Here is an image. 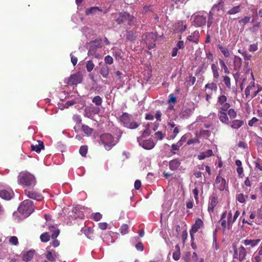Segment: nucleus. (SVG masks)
I'll return each mask as SVG.
<instances>
[{
    "instance_id": "0eeeda50",
    "label": "nucleus",
    "mask_w": 262,
    "mask_h": 262,
    "mask_svg": "<svg viewBox=\"0 0 262 262\" xmlns=\"http://www.w3.org/2000/svg\"><path fill=\"white\" fill-rule=\"evenodd\" d=\"M193 19V23L194 25L198 27H201L206 24V17L201 14H194L192 16Z\"/></svg>"
},
{
    "instance_id": "338daca9",
    "label": "nucleus",
    "mask_w": 262,
    "mask_h": 262,
    "mask_svg": "<svg viewBox=\"0 0 262 262\" xmlns=\"http://www.w3.org/2000/svg\"><path fill=\"white\" fill-rule=\"evenodd\" d=\"M192 192L194 195V199L196 200V201H198V189L197 188H195L193 189L192 191Z\"/></svg>"
},
{
    "instance_id": "20e7f679",
    "label": "nucleus",
    "mask_w": 262,
    "mask_h": 262,
    "mask_svg": "<svg viewBox=\"0 0 262 262\" xmlns=\"http://www.w3.org/2000/svg\"><path fill=\"white\" fill-rule=\"evenodd\" d=\"M34 210L33 202L30 200H26L22 202L18 208V212L26 216L30 215Z\"/></svg>"
},
{
    "instance_id": "4d7b16f0",
    "label": "nucleus",
    "mask_w": 262,
    "mask_h": 262,
    "mask_svg": "<svg viewBox=\"0 0 262 262\" xmlns=\"http://www.w3.org/2000/svg\"><path fill=\"white\" fill-rule=\"evenodd\" d=\"M228 113L231 118H234L236 116V113L233 109L229 110Z\"/></svg>"
},
{
    "instance_id": "7c9ffc66",
    "label": "nucleus",
    "mask_w": 262,
    "mask_h": 262,
    "mask_svg": "<svg viewBox=\"0 0 262 262\" xmlns=\"http://www.w3.org/2000/svg\"><path fill=\"white\" fill-rule=\"evenodd\" d=\"M243 122L242 121L235 120L232 122L231 127L234 129H238L243 125Z\"/></svg>"
},
{
    "instance_id": "a19ab883",
    "label": "nucleus",
    "mask_w": 262,
    "mask_h": 262,
    "mask_svg": "<svg viewBox=\"0 0 262 262\" xmlns=\"http://www.w3.org/2000/svg\"><path fill=\"white\" fill-rule=\"evenodd\" d=\"M126 38L128 40L134 41L136 39V36L132 32H128L127 33Z\"/></svg>"
},
{
    "instance_id": "f257e3e1",
    "label": "nucleus",
    "mask_w": 262,
    "mask_h": 262,
    "mask_svg": "<svg viewBox=\"0 0 262 262\" xmlns=\"http://www.w3.org/2000/svg\"><path fill=\"white\" fill-rule=\"evenodd\" d=\"M102 47V39L100 38H97L95 40L90 41L88 52V56L99 59L102 52L101 49Z\"/></svg>"
},
{
    "instance_id": "2eb2a0df",
    "label": "nucleus",
    "mask_w": 262,
    "mask_h": 262,
    "mask_svg": "<svg viewBox=\"0 0 262 262\" xmlns=\"http://www.w3.org/2000/svg\"><path fill=\"white\" fill-rule=\"evenodd\" d=\"M186 29V25L183 21H179L176 23L174 28V32L175 33H179L184 32Z\"/></svg>"
},
{
    "instance_id": "774afa93",
    "label": "nucleus",
    "mask_w": 262,
    "mask_h": 262,
    "mask_svg": "<svg viewBox=\"0 0 262 262\" xmlns=\"http://www.w3.org/2000/svg\"><path fill=\"white\" fill-rule=\"evenodd\" d=\"M258 121V119L256 117H253L251 120H250L248 122V125L250 126H252L254 124L257 122Z\"/></svg>"
},
{
    "instance_id": "aec40b11",
    "label": "nucleus",
    "mask_w": 262,
    "mask_h": 262,
    "mask_svg": "<svg viewBox=\"0 0 262 262\" xmlns=\"http://www.w3.org/2000/svg\"><path fill=\"white\" fill-rule=\"evenodd\" d=\"M180 164L181 162L179 160L174 159L169 161V167L170 170H176L179 167Z\"/></svg>"
},
{
    "instance_id": "e2e57ef3",
    "label": "nucleus",
    "mask_w": 262,
    "mask_h": 262,
    "mask_svg": "<svg viewBox=\"0 0 262 262\" xmlns=\"http://www.w3.org/2000/svg\"><path fill=\"white\" fill-rule=\"evenodd\" d=\"M233 248L234 249V258H238V249L236 248V246L235 245H233Z\"/></svg>"
},
{
    "instance_id": "c9c22d12",
    "label": "nucleus",
    "mask_w": 262,
    "mask_h": 262,
    "mask_svg": "<svg viewBox=\"0 0 262 262\" xmlns=\"http://www.w3.org/2000/svg\"><path fill=\"white\" fill-rule=\"evenodd\" d=\"M94 64L92 60H89L86 62V68L88 72H91L94 68Z\"/></svg>"
},
{
    "instance_id": "4c0bfd02",
    "label": "nucleus",
    "mask_w": 262,
    "mask_h": 262,
    "mask_svg": "<svg viewBox=\"0 0 262 262\" xmlns=\"http://www.w3.org/2000/svg\"><path fill=\"white\" fill-rule=\"evenodd\" d=\"M88 152L86 146H81L79 149V153L82 157H85Z\"/></svg>"
},
{
    "instance_id": "5fc2aeb1",
    "label": "nucleus",
    "mask_w": 262,
    "mask_h": 262,
    "mask_svg": "<svg viewBox=\"0 0 262 262\" xmlns=\"http://www.w3.org/2000/svg\"><path fill=\"white\" fill-rule=\"evenodd\" d=\"M149 124L147 125V127L143 132L141 137L143 138L146 136H148L150 134V130L148 128Z\"/></svg>"
},
{
    "instance_id": "0e129e2a",
    "label": "nucleus",
    "mask_w": 262,
    "mask_h": 262,
    "mask_svg": "<svg viewBox=\"0 0 262 262\" xmlns=\"http://www.w3.org/2000/svg\"><path fill=\"white\" fill-rule=\"evenodd\" d=\"M98 227L101 230H105L107 227V224L105 222L99 223L98 224Z\"/></svg>"
},
{
    "instance_id": "69168bd1",
    "label": "nucleus",
    "mask_w": 262,
    "mask_h": 262,
    "mask_svg": "<svg viewBox=\"0 0 262 262\" xmlns=\"http://www.w3.org/2000/svg\"><path fill=\"white\" fill-rule=\"evenodd\" d=\"M179 133V129L178 127V126L175 127L173 130V134L171 136L172 139H174L177 136V135H178V134Z\"/></svg>"
},
{
    "instance_id": "bb28decb",
    "label": "nucleus",
    "mask_w": 262,
    "mask_h": 262,
    "mask_svg": "<svg viewBox=\"0 0 262 262\" xmlns=\"http://www.w3.org/2000/svg\"><path fill=\"white\" fill-rule=\"evenodd\" d=\"M259 242H260L259 239H254V240L246 239V240L244 241L243 243L246 246L250 245L251 247H253L255 246H256V245H257Z\"/></svg>"
},
{
    "instance_id": "473e14b6",
    "label": "nucleus",
    "mask_w": 262,
    "mask_h": 262,
    "mask_svg": "<svg viewBox=\"0 0 262 262\" xmlns=\"http://www.w3.org/2000/svg\"><path fill=\"white\" fill-rule=\"evenodd\" d=\"M128 225L125 224L121 226L119 230L122 235H124L128 232Z\"/></svg>"
},
{
    "instance_id": "6ab92c4d",
    "label": "nucleus",
    "mask_w": 262,
    "mask_h": 262,
    "mask_svg": "<svg viewBox=\"0 0 262 262\" xmlns=\"http://www.w3.org/2000/svg\"><path fill=\"white\" fill-rule=\"evenodd\" d=\"M199 37L200 34L199 31H195L187 37V40L190 42L197 43L199 41Z\"/></svg>"
},
{
    "instance_id": "58836bf2",
    "label": "nucleus",
    "mask_w": 262,
    "mask_h": 262,
    "mask_svg": "<svg viewBox=\"0 0 262 262\" xmlns=\"http://www.w3.org/2000/svg\"><path fill=\"white\" fill-rule=\"evenodd\" d=\"M9 243L12 245H17L18 244V238L16 236H11L9 240Z\"/></svg>"
},
{
    "instance_id": "a211bd4d",
    "label": "nucleus",
    "mask_w": 262,
    "mask_h": 262,
    "mask_svg": "<svg viewBox=\"0 0 262 262\" xmlns=\"http://www.w3.org/2000/svg\"><path fill=\"white\" fill-rule=\"evenodd\" d=\"M44 147L43 142L40 140L37 141V144L35 145L32 144L31 146V150L37 153H39L41 149H44Z\"/></svg>"
},
{
    "instance_id": "bf43d9fd",
    "label": "nucleus",
    "mask_w": 262,
    "mask_h": 262,
    "mask_svg": "<svg viewBox=\"0 0 262 262\" xmlns=\"http://www.w3.org/2000/svg\"><path fill=\"white\" fill-rule=\"evenodd\" d=\"M76 102L75 100H71L69 101H67L65 103V107L68 108L70 106H72L75 104H76Z\"/></svg>"
},
{
    "instance_id": "c756f323",
    "label": "nucleus",
    "mask_w": 262,
    "mask_h": 262,
    "mask_svg": "<svg viewBox=\"0 0 262 262\" xmlns=\"http://www.w3.org/2000/svg\"><path fill=\"white\" fill-rule=\"evenodd\" d=\"M82 131L88 136L91 135L93 132V129L86 125H82L81 126Z\"/></svg>"
},
{
    "instance_id": "864d4df0",
    "label": "nucleus",
    "mask_w": 262,
    "mask_h": 262,
    "mask_svg": "<svg viewBox=\"0 0 262 262\" xmlns=\"http://www.w3.org/2000/svg\"><path fill=\"white\" fill-rule=\"evenodd\" d=\"M136 249L140 251H143L144 250V246L143 244L140 242H138L135 246Z\"/></svg>"
},
{
    "instance_id": "f8f14e48",
    "label": "nucleus",
    "mask_w": 262,
    "mask_h": 262,
    "mask_svg": "<svg viewBox=\"0 0 262 262\" xmlns=\"http://www.w3.org/2000/svg\"><path fill=\"white\" fill-rule=\"evenodd\" d=\"M203 225V221L200 219H198L195 223L192 226L191 229L190 231V234L191 237V239L193 238V234L195 233Z\"/></svg>"
},
{
    "instance_id": "1a4fd4ad",
    "label": "nucleus",
    "mask_w": 262,
    "mask_h": 262,
    "mask_svg": "<svg viewBox=\"0 0 262 262\" xmlns=\"http://www.w3.org/2000/svg\"><path fill=\"white\" fill-rule=\"evenodd\" d=\"M134 17L127 12H120L119 16L116 19V21L119 25L121 24L126 20L133 21Z\"/></svg>"
},
{
    "instance_id": "79ce46f5",
    "label": "nucleus",
    "mask_w": 262,
    "mask_h": 262,
    "mask_svg": "<svg viewBox=\"0 0 262 262\" xmlns=\"http://www.w3.org/2000/svg\"><path fill=\"white\" fill-rule=\"evenodd\" d=\"M168 103H172L175 104L177 102V98L173 94H170L169 95Z\"/></svg>"
},
{
    "instance_id": "cd10ccee",
    "label": "nucleus",
    "mask_w": 262,
    "mask_h": 262,
    "mask_svg": "<svg viewBox=\"0 0 262 262\" xmlns=\"http://www.w3.org/2000/svg\"><path fill=\"white\" fill-rule=\"evenodd\" d=\"M92 102L94 103L96 106H100L102 103V99L99 96L94 97L92 99Z\"/></svg>"
},
{
    "instance_id": "37998d69",
    "label": "nucleus",
    "mask_w": 262,
    "mask_h": 262,
    "mask_svg": "<svg viewBox=\"0 0 262 262\" xmlns=\"http://www.w3.org/2000/svg\"><path fill=\"white\" fill-rule=\"evenodd\" d=\"M93 215V219L95 221H100L102 218V214H100L99 212H96L95 213H93L92 214Z\"/></svg>"
},
{
    "instance_id": "de8ad7c7",
    "label": "nucleus",
    "mask_w": 262,
    "mask_h": 262,
    "mask_svg": "<svg viewBox=\"0 0 262 262\" xmlns=\"http://www.w3.org/2000/svg\"><path fill=\"white\" fill-rule=\"evenodd\" d=\"M208 210L210 213L213 212V196H210Z\"/></svg>"
},
{
    "instance_id": "f704fd0d",
    "label": "nucleus",
    "mask_w": 262,
    "mask_h": 262,
    "mask_svg": "<svg viewBox=\"0 0 262 262\" xmlns=\"http://www.w3.org/2000/svg\"><path fill=\"white\" fill-rule=\"evenodd\" d=\"M227 101V97L226 96L223 95H220L218 98H217V103H216V105L219 104H222V105H224V103Z\"/></svg>"
},
{
    "instance_id": "e433bc0d",
    "label": "nucleus",
    "mask_w": 262,
    "mask_h": 262,
    "mask_svg": "<svg viewBox=\"0 0 262 262\" xmlns=\"http://www.w3.org/2000/svg\"><path fill=\"white\" fill-rule=\"evenodd\" d=\"M248 198V195H245L243 193L238 194L236 196V200L241 203H244L246 201V198Z\"/></svg>"
},
{
    "instance_id": "4be33fe9",
    "label": "nucleus",
    "mask_w": 262,
    "mask_h": 262,
    "mask_svg": "<svg viewBox=\"0 0 262 262\" xmlns=\"http://www.w3.org/2000/svg\"><path fill=\"white\" fill-rule=\"evenodd\" d=\"M238 249V259L240 261H242L245 259L247 255V251L246 249L243 246H241Z\"/></svg>"
},
{
    "instance_id": "9b49d317",
    "label": "nucleus",
    "mask_w": 262,
    "mask_h": 262,
    "mask_svg": "<svg viewBox=\"0 0 262 262\" xmlns=\"http://www.w3.org/2000/svg\"><path fill=\"white\" fill-rule=\"evenodd\" d=\"M82 77L79 74H73L70 76L68 84L70 85H77L81 82Z\"/></svg>"
},
{
    "instance_id": "09e8293b",
    "label": "nucleus",
    "mask_w": 262,
    "mask_h": 262,
    "mask_svg": "<svg viewBox=\"0 0 262 262\" xmlns=\"http://www.w3.org/2000/svg\"><path fill=\"white\" fill-rule=\"evenodd\" d=\"M192 113V110L190 108H186L182 111V115L183 117L188 116L190 115Z\"/></svg>"
},
{
    "instance_id": "5701e85b",
    "label": "nucleus",
    "mask_w": 262,
    "mask_h": 262,
    "mask_svg": "<svg viewBox=\"0 0 262 262\" xmlns=\"http://www.w3.org/2000/svg\"><path fill=\"white\" fill-rule=\"evenodd\" d=\"M212 155V151L211 149L207 150L205 151L201 152L198 155V158L199 160H203L207 157L211 156Z\"/></svg>"
},
{
    "instance_id": "b1692460",
    "label": "nucleus",
    "mask_w": 262,
    "mask_h": 262,
    "mask_svg": "<svg viewBox=\"0 0 262 262\" xmlns=\"http://www.w3.org/2000/svg\"><path fill=\"white\" fill-rule=\"evenodd\" d=\"M176 251L173 252L172 258L175 260H178L181 257L180 247L179 244L175 246Z\"/></svg>"
},
{
    "instance_id": "3c124183",
    "label": "nucleus",
    "mask_w": 262,
    "mask_h": 262,
    "mask_svg": "<svg viewBox=\"0 0 262 262\" xmlns=\"http://www.w3.org/2000/svg\"><path fill=\"white\" fill-rule=\"evenodd\" d=\"M201 135L205 138H207L210 136V132L208 130H202L200 132Z\"/></svg>"
},
{
    "instance_id": "680f3d73",
    "label": "nucleus",
    "mask_w": 262,
    "mask_h": 262,
    "mask_svg": "<svg viewBox=\"0 0 262 262\" xmlns=\"http://www.w3.org/2000/svg\"><path fill=\"white\" fill-rule=\"evenodd\" d=\"M59 234V230H55L52 232L51 237L52 239H56Z\"/></svg>"
},
{
    "instance_id": "49530a36",
    "label": "nucleus",
    "mask_w": 262,
    "mask_h": 262,
    "mask_svg": "<svg viewBox=\"0 0 262 262\" xmlns=\"http://www.w3.org/2000/svg\"><path fill=\"white\" fill-rule=\"evenodd\" d=\"M46 258L51 261L55 260L53 253L51 251H48L46 254Z\"/></svg>"
},
{
    "instance_id": "4468645a",
    "label": "nucleus",
    "mask_w": 262,
    "mask_h": 262,
    "mask_svg": "<svg viewBox=\"0 0 262 262\" xmlns=\"http://www.w3.org/2000/svg\"><path fill=\"white\" fill-rule=\"evenodd\" d=\"M81 231L84 233L88 238L91 239L94 238V230L91 227L85 226L82 228Z\"/></svg>"
},
{
    "instance_id": "39448f33",
    "label": "nucleus",
    "mask_w": 262,
    "mask_h": 262,
    "mask_svg": "<svg viewBox=\"0 0 262 262\" xmlns=\"http://www.w3.org/2000/svg\"><path fill=\"white\" fill-rule=\"evenodd\" d=\"M100 140L107 150L111 149L117 143L113 135L110 133L101 134L100 136Z\"/></svg>"
},
{
    "instance_id": "423d86ee",
    "label": "nucleus",
    "mask_w": 262,
    "mask_h": 262,
    "mask_svg": "<svg viewBox=\"0 0 262 262\" xmlns=\"http://www.w3.org/2000/svg\"><path fill=\"white\" fill-rule=\"evenodd\" d=\"M230 107V104L228 103H225L221 107V111L219 113V117L221 121L223 123H227L228 121V118L227 115L226 111Z\"/></svg>"
},
{
    "instance_id": "c03bdc74",
    "label": "nucleus",
    "mask_w": 262,
    "mask_h": 262,
    "mask_svg": "<svg viewBox=\"0 0 262 262\" xmlns=\"http://www.w3.org/2000/svg\"><path fill=\"white\" fill-rule=\"evenodd\" d=\"M113 61V58L110 55H107L104 58V62L106 64H112Z\"/></svg>"
},
{
    "instance_id": "a18cd8bd",
    "label": "nucleus",
    "mask_w": 262,
    "mask_h": 262,
    "mask_svg": "<svg viewBox=\"0 0 262 262\" xmlns=\"http://www.w3.org/2000/svg\"><path fill=\"white\" fill-rule=\"evenodd\" d=\"M234 62L236 66L240 67L242 65V59L239 57L235 56L234 57Z\"/></svg>"
},
{
    "instance_id": "6e6d98bb",
    "label": "nucleus",
    "mask_w": 262,
    "mask_h": 262,
    "mask_svg": "<svg viewBox=\"0 0 262 262\" xmlns=\"http://www.w3.org/2000/svg\"><path fill=\"white\" fill-rule=\"evenodd\" d=\"M224 82L225 85L227 86V87H228V88L230 87V79L229 77L224 76Z\"/></svg>"
},
{
    "instance_id": "2f4dec72",
    "label": "nucleus",
    "mask_w": 262,
    "mask_h": 262,
    "mask_svg": "<svg viewBox=\"0 0 262 262\" xmlns=\"http://www.w3.org/2000/svg\"><path fill=\"white\" fill-rule=\"evenodd\" d=\"M218 48L220 50L221 52L224 54L226 57H228L230 56V53L226 48L223 47L221 45L217 46Z\"/></svg>"
},
{
    "instance_id": "f03ea898",
    "label": "nucleus",
    "mask_w": 262,
    "mask_h": 262,
    "mask_svg": "<svg viewBox=\"0 0 262 262\" xmlns=\"http://www.w3.org/2000/svg\"><path fill=\"white\" fill-rule=\"evenodd\" d=\"M18 183L27 187H34L36 183L35 178L32 174L27 172H21L18 177Z\"/></svg>"
},
{
    "instance_id": "8fccbe9b",
    "label": "nucleus",
    "mask_w": 262,
    "mask_h": 262,
    "mask_svg": "<svg viewBox=\"0 0 262 262\" xmlns=\"http://www.w3.org/2000/svg\"><path fill=\"white\" fill-rule=\"evenodd\" d=\"M220 66H221L222 68L224 69L225 73H229V71L227 67L226 66L225 62H224V61L223 60H221V59L220 60Z\"/></svg>"
},
{
    "instance_id": "ddd939ff",
    "label": "nucleus",
    "mask_w": 262,
    "mask_h": 262,
    "mask_svg": "<svg viewBox=\"0 0 262 262\" xmlns=\"http://www.w3.org/2000/svg\"><path fill=\"white\" fill-rule=\"evenodd\" d=\"M70 215L72 219H82L84 216L83 212L80 210V209L78 206H76L73 209Z\"/></svg>"
},
{
    "instance_id": "72a5a7b5",
    "label": "nucleus",
    "mask_w": 262,
    "mask_h": 262,
    "mask_svg": "<svg viewBox=\"0 0 262 262\" xmlns=\"http://www.w3.org/2000/svg\"><path fill=\"white\" fill-rule=\"evenodd\" d=\"M40 238L41 242L46 243L49 241L50 239V236L47 232H45L41 234Z\"/></svg>"
},
{
    "instance_id": "ea45409f",
    "label": "nucleus",
    "mask_w": 262,
    "mask_h": 262,
    "mask_svg": "<svg viewBox=\"0 0 262 262\" xmlns=\"http://www.w3.org/2000/svg\"><path fill=\"white\" fill-rule=\"evenodd\" d=\"M240 11V7L239 6L234 7L232 8L231 9L229 10L227 12L229 14H234Z\"/></svg>"
},
{
    "instance_id": "412c9836",
    "label": "nucleus",
    "mask_w": 262,
    "mask_h": 262,
    "mask_svg": "<svg viewBox=\"0 0 262 262\" xmlns=\"http://www.w3.org/2000/svg\"><path fill=\"white\" fill-rule=\"evenodd\" d=\"M142 146L145 149H151L155 146V143L152 140H145L143 141Z\"/></svg>"
},
{
    "instance_id": "603ef678",
    "label": "nucleus",
    "mask_w": 262,
    "mask_h": 262,
    "mask_svg": "<svg viewBox=\"0 0 262 262\" xmlns=\"http://www.w3.org/2000/svg\"><path fill=\"white\" fill-rule=\"evenodd\" d=\"M164 136L161 132H157L155 134V138L157 140H162Z\"/></svg>"
},
{
    "instance_id": "6e6552de",
    "label": "nucleus",
    "mask_w": 262,
    "mask_h": 262,
    "mask_svg": "<svg viewBox=\"0 0 262 262\" xmlns=\"http://www.w3.org/2000/svg\"><path fill=\"white\" fill-rule=\"evenodd\" d=\"M24 193L30 199L35 200L37 201H41L43 199V197L40 193L33 190L26 189L24 191Z\"/></svg>"
},
{
    "instance_id": "f3484780",
    "label": "nucleus",
    "mask_w": 262,
    "mask_h": 262,
    "mask_svg": "<svg viewBox=\"0 0 262 262\" xmlns=\"http://www.w3.org/2000/svg\"><path fill=\"white\" fill-rule=\"evenodd\" d=\"M215 183L217 188L220 190H223L226 188V183L224 179L220 177H217L215 179Z\"/></svg>"
},
{
    "instance_id": "13d9d810",
    "label": "nucleus",
    "mask_w": 262,
    "mask_h": 262,
    "mask_svg": "<svg viewBox=\"0 0 262 262\" xmlns=\"http://www.w3.org/2000/svg\"><path fill=\"white\" fill-rule=\"evenodd\" d=\"M145 39H147L148 38H150L153 39L154 41H155V40L156 38L155 37L154 34L152 32L146 33V34L145 35Z\"/></svg>"
},
{
    "instance_id": "c85d7f7f",
    "label": "nucleus",
    "mask_w": 262,
    "mask_h": 262,
    "mask_svg": "<svg viewBox=\"0 0 262 262\" xmlns=\"http://www.w3.org/2000/svg\"><path fill=\"white\" fill-rule=\"evenodd\" d=\"M181 146H182L181 142H177L176 144H172L171 145V152L172 154L175 155L177 153L176 151H178Z\"/></svg>"
},
{
    "instance_id": "9d476101",
    "label": "nucleus",
    "mask_w": 262,
    "mask_h": 262,
    "mask_svg": "<svg viewBox=\"0 0 262 262\" xmlns=\"http://www.w3.org/2000/svg\"><path fill=\"white\" fill-rule=\"evenodd\" d=\"M14 196L13 191L11 189H6L0 186V197L6 200H11Z\"/></svg>"
},
{
    "instance_id": "dca6fc26",
    "label": "nucleus",
    "mask_w": 262,
    "mask_h": 262,
    "mask_svg": "<svg viewBox=\"0 0 262 262\" xmlns=\"http://www.w3.org/2000/svg\"><path fill=\"white\" fill-rule=\"evenodd\" d=\"M35 250H30L28 251H25L22 254V259L25 261H30L33 257Z\"/></svg>"
},
{
    "instance_id": "393cba45",
    "label": "nucleus",
    "mask_w": 262,
    "mask_h": 262,
    "mask_svg": "<svg viewBox=\"0 0 262 262\" xmlns=\"http://www.w3.org/2000/svg\"><path fill=\"white\" fill-rule=\"evenodd\" d=\"M110 69L106 65H103L100 70V73L103 78H107L109 75Z\"/></svg>"
},
{
    "instance_id": "a878e982",
    "label": "nucleus",
    "mask_w": 262,
    "mask_h": 262,
    "mask_svg": "<svg viewBox=\"0 0 262 262\" xmlns=\"http://www.w3.org/2000/svg\"><path fill=\"white\" fill-rule=\"evenodd\" d=\"M97 11H101V10L98 7H92L85 10V13L86 15H93Z\"/></svg>"
},
{
    "instance_id": "052dcab7",
    "label": "nucleus",
    "mask_w": 262,
    "mask_h": 262,
    "mask_svg": "<svg viewBox=\"0 0 262 262\" xmlns=\"http://www.w3.org/2000/svg\"><path fill=\"white\" fill-rule=\"evenodd\" d=\"M141 181L139 180H136V181L135 182V183H134V187H135V189H136V190L139 189L141 187Z\"/></svg>"
},
{
    "instance_id": "7ed1b4c3",
    "label": "nucleus",
    "mask_w": 262,
    "mask_h": 262,
    "mask_svg": "<svg viewBox=\"0 0 262 262\" xmlns=\"http://www.w3.org/2000/svg\"><path fill=\"white\" fill-rule=\"evenodd\" d=\"M131 117V115L127 113H123L120 116L119 119L125 127L131 129L137 128L140 124L134 120Z\"/></svg>"
}]
</instances>
